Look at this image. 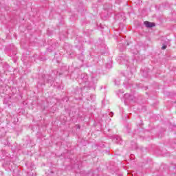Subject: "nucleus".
Listing matches in <instances>:
<instances>
[{
	"mask_svg": "<svg viewBox=\"0 0 176 176\" xmlns=\"http://www.w3.org/2000/svg\"><path fill=\"white\" fill-rule=\"evenodd\" d=\"M81 78L82 79L83 83H85V85H84V87H90V86H89V82H87V79H88L87 74H82Z\"/></svg>",
	"mask_w": 176,
	"mask_h": 176,
	"instance_id": "1",
	"label": "nucleus"
},
{
	"mask_svg": "<svg viewBox=\"0 0 176 176\" xmlns=\"http://www.w3.org/2000/svg\"><path fill=\"white\" fill-rule=\"evenodd\" d=\"M162 49V50L167 49V45H163Z\"/></svg>",
	"mask_w": 176,
	"mask_h": 176,
	"instance_id": "4",
	"label": "nucleus"
},
{
	"mask_svg": "<svg viewBox=\"0 0 176 176\" xmlns=\"http://www.w3.org/2000/svg\"><path fill=\"white\" fill-rule=\"evenodd\" d=\"M116 84L118 86H119V85H120V83H119V82H118L117 80H116Z\"/></svg>",
	"mask_w": 176,
	"mask_h": 176,
	"instance_id": "6",
	"label": "nucleus"
},
{
	"mask_svg": "<svg viewBox=\"0 0 176 176\" xmlns=\"http://www.w3.org/2000/svg\"><path fill=\"white\" fill-rule=\"evenodd\" d=\"M110 115H113V113H112V112H111V113H110Z\"/></svg>",
	"mask_w": 176,
	"mask_h": 176,
	"instance_id": "7",
	"label": "nucleus"
},
{
	"mask_svg": "<svg viewBox=\"0 0 176 176\" xmlns=\"http://www.w3.org/2000/svg\"><path fill=\"white\" fill-rule=\"evenodd\" d=\"M144 25L147 28H151V27H155V23H151L149 21H144Z\"/></svg>",
	"mask_w": 176,
	"mask_h": 176,
	"instance_id": "2",
	"label": "nucleus"
},
{
	"mask_svg": "<svg viewBox=\"0 0 176 176\" xmlns=\"http://www.w3.org/2000/svg\"><path fill=\"white\" fill-rule=\"evenodd\" d=\"M113 141L116 142V144H122V138L120 136H116Z\"/></svg>",
	"mask_w": 176,
	"mask_h": 176,
	"instance_id": "3",
	"label": "nucleus"
},
{
	"mask_svg": "<svg viewBox=\"0 0 176 176\" xmlns=\"http://www.w3.org/2000/svg\"><path fill=\"white\" fill-rule=\"evenodd\" d=\"M129 96H130V94H126L124 95L125 98H127V97H129Z\"/></svg>",
	"mask_w": 176,
	"mask_h": 176,
	"instance_id": "5",
	"label": "nucleus"
}]
</instances>
